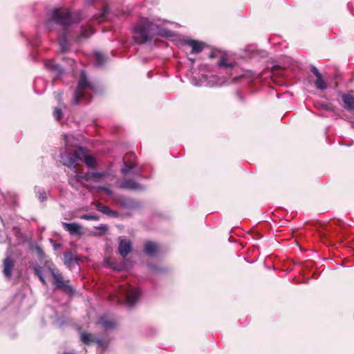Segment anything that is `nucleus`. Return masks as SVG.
Wrapping results in <instances>:
<instances>
[{
  "label": "nucleus",
  "mask_w": 354,
  "mask_h": 354,
  "mask_svg": "<svg viewBox=\"0 0 354 354\" xmlns=\"http://www.w3.org/2000/svg\"><path fill=\"white\" fill-rule=\"evenodd\" d=\"M96 342H97V344L100 346L105 347V346H106L105 342H103L102 340H101V339H97V340H96Z\"/></svg>",
  "instance_id": "32"
},
{
  "label": "nucleus",
  "mask_w": 354,
  "mask_h": 354,
  "mask_svg": "<svg viewBox=\"0 0 354 354\" xmlns=\"http://www.w3.org/2000/svg\"><path fill=\"white\" fill-rule=\"evenodd\" d=\"M185 44L192 48V53L194 54L201 53L204 48V44L203 42L194 39L187 40L185 41Z\"/></svg>",
  "instance_id": "11"
},
{
  "label": "nucleus",
  "mask_w": 354,
  "mask_h": 354,
  "mask_svg": "<svg viewBox=\"0 0 354 354\" xmlns=\"http://www.w3.org/2000/svg\"><path fill=\"white\" fill-rule=\"evenodd\" d=\"M310 71L317 77H319L322 75L315 66H311Z\"/></svg>",
  "instance_id": "31"
},
{
  "label": "nucleus",
  "mask_w": 354,
  "mask_h": 354,
  "mask_svg": "<svg viewBox=\"0 0 354 354\" xmlns=\"http://www.w3.org/2000/svg\"><path fill=\"white\" fill-rule=\"evenodd\" d=\"M58 41L59 46L61 47L62 51H65L68 49V42L66 41V37L65 34H63L62 35H59L58 37Z\"/></svg>",
  "instance_id": "23"
},
{
  "label": "nucleus",
  "mask_w": 354,
  "mask_h": 354,
  "mask_svg": "<svg viewBox=\"0 0 354 354\" xmlns=\"http://www.w3.org/2000/svg\"><path fill=\"white\" fill-rule=\"evenodd\" d=\"M131 157H133L134 158V155L133 154H130L129 155Z\"/></svg>",
  "instance_id": "38"
},
{
  "label": "nucleus",
  "mask_w": 354,
  "mask_h": 354,
  "mask_svg": "<svg viewBox=\"0 0 354 354\" xmlns=\"http://www.w3.org/2000/svg\"><path fill=\"white\" fill-rule=\"evenodd\" d=\"M158 250V245L152 241H147L144 246V251L148 255H154Z\"/></svg>",
  "instance_id": "14"
},
{
  "label": "nucleus",
  "mask_w": 354,
  "mask_h": 354,
  "mask_svg": "<svg viewBox=\"0 0 354 354\" xmlns=\"http://www.w3.org/2000/svg\"><path fill=\"white\" fill-rule=\"evenodd\" d=\"M62 226L65 230L68 231L71 235L81 236L82 234L81 225L77 223H62Z\"/></svg>",
  "instance_id": "8"
},
{
  "label": "nucleus",
  "mask_w": 354,
  "mask_h": 354,
  "mask_svg": "<svg viewBox=\"0 0 354 354\" xmlns=\"http://www.w3.org/2000/svg\"><path fill=\"white\" fill-rule=\"evenodd\" d=\"M7 239V237H6V239ZM6 241V240H1V242H3V241Z\"/></svg>",
  "instance_id": "39"
},
{
  "label": "nucleus",
  "mask_w": 354,
  "mask_h": 354,
  "mask_svg": "<svg viewBox=\"0 0 354 354\" xmlns=\"http://www.w3.org/2000/svg\"><path fill=\"white\" fill-rule=\"evenodd\" d=\"M62 111L60 109H54L53 116L57 120H59L62 118Z\"/></svg>",
  "instance_id": "28"
},
{
  "label": "nucleus",
  "mask_w": 354,
  "mask_h": 354,
  "mask_svg": "<svg viewBox=\"0 0 354 354\" xmlns=\"http://www.w3.org/2000/svg\"><path fill=\"white\" fill-rule=\"evenodd\" d=\"M14 266V261L10 257H8L4 259L3 272L4 276L8 279L11 278Z\"/></svg>",
  "instance_id": "10"
},
{
  "label": "nucleus",
  "mask_w": 354,
  "mask_h": 354,
  "mask_svg": "<svg viewBox=\"0 0 354 354\" xmlns=\"http://www.w3.org/2000/svg\"><path fill=\"white\" fill-rule=\"evenodd\" d=\"M315 86L317 89L319 90H324L327 88V84L323 80L322 75L319 76V77H317V80L315 82Z\"/></svg>",
  "instance_id": "24"
},
{
  "label": "nucleus",
  "mask_w": 354,
  "mask_h": 354,
  "mask_svg": "<svg viewBox=\"0 0 354 354\" xmlns=\"http://www.w3.org/2000/svg\"><path fill=\"white\" fill-rule=\"evenodd\" d=\"M45 67L50 71H55L57 75L62 73V68L55 64L53 60L46 61L45 62Z\"/></svg>",
  "instance_id": "15"
},
{
  "label": "nucleus",
  "mask_w": 354,
  "mask_h": 354,
  "mask_svg": "<svg viewBox=\"0 0 354 354\" xmlns=\"http://www.w3.org/2000/svg\"><path fill=\"white\" fill-rule=\"evenodd\" d=\"M65 140V151L61 153L62 162L65 166L71 169L73 173L69 176V184L78 189L84 187V181L89 180V173L82 171V165L80 162H84L91 168L96 166L95 158L92 156H87L82 147H77L73 143V136L71 135H64Z\"/></svg>",
  "instance_id": "1"
},
{
  "label": "nucleus",
  "mask_w": 354,
  "mask_h": 354,
  "mask_svg": "<svg viewBox=\"0 0 354 354\" xmlns=\"http://www.w3.org/2000/svg\"><path fill=\"white\" fill-rule=\"evenodd\" d=\"M35 189V192L37 193H39V198L40 201H41V202L44 201L47 198L46 192L45 191L40 192L39 189H38V190H37V187Z\"/></svg>",
  "instance_id": "27"
},
{
  "label": "nucleus",
  "mask_w": 354,
  "mask_h": 354,
  "mask_svg": "<svg viewBox=\"0 0 354 354\" xmlns=\"http://www.w3.org/2000/svg\"><path fill=\"white\" fill-rule=\"evenodd\" d=\"M64 264L71 269L76 263L73 259V255L71 253H65L64 257Z\"/></svg>",
  "instance_id": "21"
},
{
  "label": "nucleus",
  "mask_w": 354,
  "mask_h": 354,
  "mask_svg": "<svg viewBox=\"0 0 354 354\" xmlns=\"http://www.w3.org/2000/svg\"><path fill=\"white\" fill-rule=\"evenodd\" d=\"M203 78L205 79V82L201 84H195L196 86H214L215 85H218V84L216 82L218 79L217 76L212 75L210 77L211 80H207V76H203Z\"/></svg>",
  "instance_id": "20"
},
{
  "label": "nucleus",
  "mask_w": 354,
  "mask_h": 354,
  "mask_svg": "<svg viewBox=\"0 0 354 354\" xmlns=\"http://www.w3.org/2000/svg\"><path fill=\"white\" fill-rule=\"evenodd\" d=\"M120 186L123 189H128L132 190L142 189V185H139L133 180H124L120 183Z\"/></svg>",
  "instance_id": "12"
},
{
  "label": "nucleus",
  "mask_w": 354,
  "mask_h": 354,
  "mask_svg": "<svg viewBox=\"0 0 354 354\" xmlns=\"http://www.w3.org/2000/svg\"><path fill=\"white\" fill-rule=\"evenodd\" d=\"M107 176V174L105 172H92L89 174V178L91 177L101 180L104 179Z\"/></svg>",
  "instance_id": "26"
},
{
  "label": "nucleus",
  "mask_w": 354,
  "mask_h": 354,
  "mask_svg": "<svg viewBox=\"0 0 354 354\" xmlns=\"http://www.w3.org/2000/svg\"><path fill=\"white\" fill-rule=\"evenodd\" d=\"M97 228L99 230H106L108 229V227L106 225L102 224L100 226H98Z\"/></svg>",
  "instance_id": "33"
},
{
  "label": "nucleus",
  "mask_w": 354,
  "mask_h": 354,
  "mask_svg": "<svg viewBox=\"0 0 354 354\" xmlns=\"http://www.w3.org/2000/svg\"><path fill=\"white\" fill-rule=\"evenodd\" d=\"M131 243L129 240L120 239V242L118 247V251L120 254L125 257L131 250Z\"/></svg>",
  "instance_id": "9"
},
{
  "label": "nucleus",
  "mask_w": 354,
  "mask_h": 354,
  "mask_svg": "<svg viewBox=\"0 0 354 354\" xmlns=\"http://www.w3.org/2000/svg\"><path fill=\"white\" fill-rule=\"evenodd\" d=\"M82 219L84 220H98L99 217L94 214H83L80 216Z\"/></svg>",
  "instance_id": "29"
},
{
  "label": "nucleus",
  "mask_w": 354,
  "mask_h": 354,
  "mask_svg": "<svg viewBox=\"0 0 354 354\" xmlns=\"http://www.w3.org/2000/svg\"><path fill=\"white\" fill-rule=\"evenodd\" d=\"M4 198V195L2 194L1 193H0V202L1 201V200Z\"/></svg>",
  "instance_id": "35"
},
{
  "label": "nucleus",
  "mask_w": 354,
  "mask_h": 354,
  "mask_svg": "<svg viewBox=\"0 0 354 354\" xmlns=\"http://www.w3.org/2000/svg\"><path fill=\"white\" fill-rule=\"evenodd\" d=\"M44 271L49 272L53 277V284L56 288H61L67 293L73 292L74 290L72 286L68 284V281H64L59 271L49 264L46 265L44 268L39 266L35 268L36 274L44 284L46 283L44 276Z\"/></svg>",
  "instance_id": "4"
},
{
  "label": "nucleus",
  "mask_w": 354,
  "mask_h": 354,
  "mask_svg": "<svg viewBox=\"0 0 354 354\" xmlns=\"http://www.w3.org/2000/svg\"><path fill=\"white\" fill-rule=\"evenodd\" d=\"M160 34L159 26L148 18H140L133 28V38L138 44L149 41L154 35Z\"/></svg>",
  "instance_id": "2"
},
{
  "label": "nucleus",
  "mask_w": 354,
  "mask_h": 354,
  "mask_svg": "<svg viewBox=\"0 0 354 354\" xmlns=\"http://www.w3.org/2000/svg\"><path fill=\"white\" fill-rule=\"evenodd\" d=\"M236 65L234 62L229 61L228 57L226 55H223L218 62V66L219 67H225V68H233Z\"/></svg>",
  "instance_id": "16"
},
{
  "label": "nucleus",
  "mask_w": 354,
  "mask_h": 354,
  "mask_svg": "<svg viewBox=\"0 0 354 354\" xmlns=\"http://www.w3.org/2000/svg\"><path fill=\"white\" fill-rule=\"evenodd\" d=\"M97 324L100 325L102 328L106 330H112L117 326V322L114 319L106 315L102 316Z\"/></svg>",
  "instance_id": "7"
},
{
  "label": "nucleus",
  "mask_w": 354,
  "mask_h": 354,
  "mask_svg": "<svg viewBox=\"0 0 354 354\" xmlns=\"http://www.w3.org/2000/svg\"><path fill=\"white\" fill-rule=\"evenodd\" d=\"M189 59L192 62H194V59L193 58H189Z\"/></svg>",
  "instance_id": "37"
},
{
  "label": "nucleus",
  "mask_w": 354,
  "mask_h": 354,
  "mask_svg": "<svg viewBox=\"0 0 354 354\" xmlns=\"http://www.w3.org/2000/svg\"><path fill=\"white\" fill-rule=\"evenodd\" d=\"M342 100L346 109L354 111V93H349L342 96Z\"/></svg>",
  "instance_id": "13"
},
{
  "label": "nucleus",
  "mask_w": 354,
  "mask_h": 354,
  "mask_svg": "<svg viewBox=\"0 0 354 354\" xmlns=\"http://www.w3.org/2000/svg\"><path fill=\"white\" fill-rule=\"evenodd\" d=\"M80 340L85 344H89L95 341V338L91 333L82 331L80 333Z\"/></svg>",
  "instance_id": "19"
},
{
  "label": "nucleus",
  "mask_w": 354,
  "mask_h": 354,
  "mask_svg": "<svg viewBox=\"0 0 354 354\" xmlns=\"http://www.w3.org/2000/svg\"><path fill=\"white\" fill-rule=\"evenodd\" d=\"M127 156L124 158V166L122 168V173L124 175L128 174L132 171V170L136 167V164L133 162L127 163Z\"/></svg>",
  "instance_id": "18"
},
{
  "label": "nucleus",
  "mask_w": 354,
  "mask_h": 354,
  "mask_svg": "<svg viewBox=\"0 0 354 354\" xmlns=\"http://www.w3.org/2000/svg\"><path fill=\"white\" fill-rule=\"evenodd\" d=\"M80 19V15L77 12H71L67 8L54 9L50 14V19L46 23V27L51 30L54 24L66 27Z\"/></svg>",
  "instance_id": "3"
},
{
  "label": "nucleus",
  "mask_w": 354,
  "mask_h": 354,
  "mask_svg": "<svg viewBox=\"0 0 354 354\" xmlns=\"http://www.w3.org/2000/svg\"><path fill=\"white\" fill-rule=\"evenodd\" d=\"M140 296V291L138 288H131L129 285H120L117 290L110 295V300L117 304L124 301L130 306L134 305Z\"/></svg>",
  "instance_id": "5"
},
{
  "label": "nucleus",
  "mask_w": 354,
  "mask_h": 354,
  "mask_svg": "<svg viewBox=\"0 0 354 354\" xmlns=\"http://www.w3.org/2000/svg\"><path fill=\"white\" fill-rule=\"evenodd\" d=\"M95 205L96 209L98 211L102 212L103 214H106V215L114 214V212L113 211H111L108 206L102 205L99 203H95Z\"/></svg>",
  "instance_id": "22"
},
{
  "label": "nucleus",
  "mask_w": 354,
  "mask_h": 354,
  "mask_svg": "<svg viewBox=\"0 0 354 354\" xmlns=\"http://www.w3.org/2000/svg\"><path fill=\"white\" fill-rule=\"evenodd\" d=\"M95 64L97 66H101L103 64V63L105 60V58H104V56L102 53H95Z\"/></svg>",
  "instance_id": "25"
},
{
  "label": "nucleus",
  "mask_w": 354,
  "mask_h": 354,
  "mask_svg": "<svg viewBox=\"0 0 354 354\" xmlns=\"http://www.w3.org/2000/svg\"><path fill=\"white\" fill-rule=\"evenodd\" d=\"M94 91V86L88 82L85 72L82 71L81 72L77 88L74 94V103L78 104L82 101H90Z\"/></svg>",
  "instance_id": "6"
},
{
  "label": "nucleus",
  "mask_w": 354,
  "mask_h": 354,
  "mask_svg": "<svg viewBox=\"0 0 354 354\" xmlns=\"http://www.w3.org/2000/svg\"><path fill=\"white\" fill-rule=\"evenodd\" d=\"M209 56H210V57H214V56H216V53H212Z\"/></svg>",
  "instance_id": "36"
},
{
  "label": "nucleus",
  "mask_w": 354,
  "mask_h": 354,
  "mask_svg": "<svg viewBox=\"0 0 354 354\" xmlns=\"http://www.w3.org/2000/svg\"><path fill=\"white\" fill-rule=\"evenodd\" d=\"M97 190L99 191H103L108 196H111L113 194V192L111 189L104 187V186H99L97 187Z\"/></svg>",
  "instance_id": "30"
},
{
  "label": "nucleus",
  "mask_w": 354,
  "mask_h": 354,
  "mask_svg": "<svg viewBox=\"0 0 354 354\" xmlns=\"http://www.w3.org/2000/svg\"><path fill=\"white\" fill-rule=\"evenodd\" d=\"M93 33V28L91 26L84 27L81 34L77 37V40L80 42L83 39L89 37Z\"/></svg>",
  "instance_id": "17"
},
{
  "label": "nucleus",
  "mask_w": 354,
  "mask_h": 354,
  "mask_svg": "<svg viewBox=\"0 0 354 354\" xmlns=\"http://www.w3.org/2000/svg\"><path fill=\"white\" fill-rule=\"evenodd\" d=\"M55 98L57 99V101H60L61 100V93H55Z\"/></svg>",
  "instance_id": "34"
}]
</instances>
